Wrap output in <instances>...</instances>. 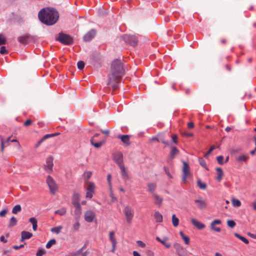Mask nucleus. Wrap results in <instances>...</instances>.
<instances>
[{"label": "nucleus", "instance_id": "obj_1", "mask_svg": "<svg viewBox=\"0 0 256 256\" xmlns=\"http://www.w3.org/2000/svg\"><path fill=\"white\" fill-rule=\"evenodd\" d=\"M38 18L41 22L46 25H53L58 19V13L54 8H43L38 12Z\"/></svg>", "mask_w": 256, "mask_h": 256}, {"label": "nucleus", "instance_id": "obj_2", "mask_svg": "<svg viewBox=\"0 0 256 256\" xmlns=\"http://www.w3.org/2000/svg\"><path fill=\"white\" fill-rule=\"evenodd\" d=\"M124 74V70L122 62L120 60H114L111 66V74L109 78L108 84L112 82L118 83L122 76Z\"/></svg>", "mask_w": 256, "mask_h": 256}, {"label": "nucleus", "instance_id": "obj_3", "mask_svg": "<svg viewBox=\"0 0 256 256\" xmlns=\"http://www.w3.org/2000/svg\"><path fill=\"white\" fill-rule=\"evenodd\" d=\"M56 40L61 43L66 45H71L73 44V38L70 35L60 32L56 38Z\"/></svg>", "mask_w": 256, "mask_h": 256}, {"label": "nucleus", "instance_id": "obj_4", "mask_svg": "<svg viewBox=\"0 0 256 256\" xmlns=\"http://www.w3.org/2000/svg\"><path fill=\"white\" fill-rule=\"evenodd\" d=\"M120 39L132 46H136L138 42V38L135 36L124 34L120 37Z\"/></svg>", "mask_w": 256, "mask_h": 256}, {"label": "nucleus", "instance_id": "obj_5", "mask_svg": "<svg viewBox=\"0 0 256 256\" xmlns=\"http://www.w3.org/2000/svg\"><path fill=\"white\" fill-rule=\"evenodd\" d=\"M124 213L126 216V220L128 224L132 223V220L134 216V210L130 206H126L124 209Z\"/></svg>", "mask_w": 256, "mask_h": 256}, {"label": "nucleus", "instance_id": "obj_6", "mask_svg": "<svg viewBox=\"0 0 256 256\" xmlns=\"http://www.w3.org/2000/svg\"><path fill=\"white\" fill-rule=\"evenodd\" d=\"M46 183L50 188V192L54 194L57 190L58 186L53 178L48 176L46 178Z\"/></svg>", "mask_w": 256, "mask_h": 256}, {"label": "nucleus", "instance_id": "obj_7", "mask_svg": "<svg viewBox=\"0 0 256 256\" xmlns=\"http://www.w3.org/2000/svg\"><path fill=\"white\" fill-rule=\"evenodd\" d=\"M190 176V166L188 163L183 162L182 181L185 184L186 179Z\"/></svg>", "mask_w": 256, "mask_h": 256}, {"label": "nucleus", "instance_id": "obj_8", "mask_svg": "<svg viewBox=\"0 0 256 256\" xmlns=\"http://www.w3.org/2000/svg\"><path fill=\"white\" fill-rule=\"evenodd\" d=\"M95 185L92 182H88L87 188L86 189V198H92L93 196V194L95 190Z\"/></svg>", "mask_w": 256, "mask_h": 256}, {"label": "nucleus", "instance_id": "obj_9", "mask_svg": "<svg viewBox=\"0 0 256 256\" xmlns=\"http://www.w3.org/2000/svg\"><path fill=\"white\" fill-rule=\"evenodd\" d=\"M174 248L179 256H188L186 250L180 244L178 243L174 244Z\"/></svg>", "mask_w": 256, "mask_h": 256}, {"label": "nucleus", "instance_id": "obj_10", "mask_svg": "<svg viewBox=\"0 0 256 256\" xmlns=\"http://www.w3.org/2000/svg\"><path fill=\"white\" fill-rule=\"evenodd\" d=\"M96 216L95 212L92 210H88L84 214V220L88 222H92Z\"/></svg>", "mask_w": 256, "mask_h": 256}, {"label": "nucleus", "instance_id": "obj_11", "mask_svg": "<svg viewBox=\"0 0 256 256\" xmlns=\"http://www.w3.org/2000/svg\"><path fill=\"white\" fill-rule=\"evenodd\" d=\"M194 202L197 204V206L199 209L204 210L206 208L207 204L206 200L203 199L202 197L199 196Z\"/></svg>", "mask_w": 256, "mask_h": 256}, {"label": "nucleus", "instance_id": "obj_12", "mask_svg": "<svg viewBox=\"0 0 256 256\" xmlns=\"http://www.w3.org/2000/svg\"><path fill=\"white\" fill-rule=\"evenodd\" d=\"M99 136V134H96L92 138H91L90 142V144L94 146L96 148H100L102 146L104 143L105 140H102L97 142V140L96 139V137H98Z\"/></svg>", "mask_w": 256, "mask_h": 256}, {"label": "nucleus", "instance_id": "obj_13", "mask_svg": "<svg viewBox=\"0 0 256 256\" xmlns=\"http://www.w3.org/2000/svg\"><path fill=\"white\" fill-rule=\"evenodd\" d=\"M114 160L119 167L124 166L123 155L121 152H119L116 154L114 156Z\"/></svg>", "mask_w": 256, "mask_h": 256}, {"label": "nucleus", "instance_id": "obj_14", "mask_svg": "<svg viewBox=\"0 0 256 256\" xmlns=\"http://www.w3.org/2000/svg\"><path fill=\"white\" fill-rule=\"evenodd\" d=\"M96 34V31L94 29L91 30L84 36V42H89L94 37Z\"/></svg>", "mask_w": 256, "mask_h": 256}, {"label": "nucleus", "instance_id": "obj_15", "mask_svg": "<svg viewBox=\"0 0 256 256\" xmlns=\"http://www.w3.org/2000/svg\"><path fill=\"white\" fill-rule=\"evenodd\" d=\"M221 224L222 221L220 220H213L210 224L211 230L216 232H220L221 231L220 228L216 226V225L220 224Z\"/></svg>", "mask_w": 256, "mask_h": 256}, {"label": "nucleus", "instance_id": "obj_16", "mask_svg": "<svg viewBox=\"0 0 256 256\" xmlns=\"http://www.w3.org/2000/svg\"><path fill=\"white\" fill-rule=\"evenodd\" d=\"M12 136L8 137L6 140H4V138L2 136H0V140L1 142V151L2 152H4V148L10 145V142Z\"/></svg>", "mask_w": 256, "mask_h": 256}, {"label": "nucleus", "instance_id": "obj_17", "mask_svg": "<svg viewBox=\"0 0 256 256\" xmlns=\"http://www.w3.org/2000/svg\"><path fill=\"white\" fill-rule=\"evenodd\" d=\"M119 168L120 170V174L122 178L125 180H128L129 176L127 172V168L124 166V165Z\"/></svg>", "mask_w": 256, "mask_h": 256}, {"label": "nucleus", "instance_id": "obj_18", "mask_svg": "<svg viewBox=\"0 0 256 256\" xmlns=\"http://www.w3.org/2000/svg\"><path fill=\"white\" fill-rule=\"evenodd\" d=\"M152 195L154 199V204L158 206H160L163 201L162 198L156 193H153Z\"/></svg>", "mask_w": 256, "mask_h": 256}, {"label": "nucleus", "instance_id": "obj_19", "mask_svg": "<svg viewBox=\"0 0 256 256\" xmlns=\"http://www.w3.org/2000/svg\"><path fill=\"white\" fill-rule=\"evenodd\" d=\"M32 236V234L26 231H22L21 232L20 241L23 242L25 240L29 239Z\"/></svg>", "mask_w": 256, "mask_h": 256}, {"label": "nucleus", "instance_id": "obj_20", "mask_svg": "<svg viewBox=\"0 0 256 256\" xmlns=\"http://www.w3.org/2000/svg\"><path fill=\"white\" fill-rule=\"evenodd\" d=\"M249 156L248 154H244L236 156L235 160L238 162H246Z\"/></svg>", "mask_w": 256, "mask_h": 256}, {"label": "nucleus", "instance_id": "obj_21", "mask_svg": "<svg viewBox=\"0 0 256 256\" xmlns=\"http://www.w3.org/2000/svg\"><path fill=\"white\" fill-rule=\"evenodd\" d=\"M75 208L76 210L74 211V214L76 216V218H80L81 213H82V208L80 204L76 203L74 205Z\"/></svg>", "mask_w": 256, "mask_h": 256}, {"label": "nucleus", "instance_id": "obj_22", "mask_svg": "<svg viewBox=\"0 0 256 256\" xmlns=\"http://www.w3.org/2000/svg\"><path fill=\"white\" fill-rule=\"evenodd\" d=\"M191 221L192 224L199 230H202L205 228L204 224L194 218H192Z\"/></svg>", "mask_w": 256, "mask_h": 256}, {"label": "nucleus", "instance_id": "obj_23", "mask_svg": "<svg viewBox=\"0 0 256 256\" xmlns=\"http://www.w3.org/2000/svg\"><path fill=\"white\" fill-rule=\"evenodd\" d=\"M216 171L217 174L216 180L218 182H220L224 174V172L220 168H216Z\"/></svg>", "mask_w": 256, "mask_h": 256}, {"label": "nucleus", "instance_id": "obj_24", "mask_svg": "<svg viewBox=\"0 0 256 256\" xmlns=\"http://www.w3.org/2000/svg\"><path fill=\"white\" fill-rule=\"evenodd\" d=\"M46 169L50 171H52V166H53L52 158L51 157L48 158L46 160Z\"/></svg>", "mask_w": 256, "mask_h": 256}, {"label": "nucleus", "instance_id": "obj_25", "mask_svg": "<svg viewBox=\"0 0 256 256\" xmlns=\"http://www.w3.org/2000/svg\"><path fill=\"white\" fill-rule=\"evenodd\" d=\"M154 218L156 219V220L158 222H162V216L161 214L157 211L154 214Z\"/></svg>", "mask_w": 256, "mask_h": 256}, {"label": "nucleus", "instance_id": "obj_26", "mask_svg": "<svg viewBox=\"0 0 256 256\" xmlns=\"http://www.w3.org/2000/svg\"><path fill=\"white\" fill-rule=\"evenodd\" d=\"M118 138L124 144H129L130 137L128 135L119 136Z\"/></svg>", "mask_w": 256, "mask_h": 256}, {"label": "nucleus", "instance_id": "obj_27", "mask_svg": "<svg viewBox=\"0 0 256 256\" xmlns=\"http://www.w3.org/2000/svg\"><path fill=\"white\" fill-rule=\"evenodd\" d=\"M92 175V172L90 171L85 172L84 174V179L85 182L88 184V180L90 178Z\"/></svg>", "mask_w": 256, "mask_h": 256}, {"label": "nucleus", "instance_id": "obj_28", "mask_svg": "<svg viewBox=\"0 0 256 256\" xmlns=\"http://www.w3.org/2000/svg\"><path fill=\"white\" fill-rule=\"evenodd\" d=\"M17 222V219L14 216H12L10 220L8 226L9 228H12L16 224Z\"/></svg>", "mask_w": 256, "mask_h": 256}, {"label": "nucleus", "instance_id": "obj_29", "mask_svg": "<svg viewBox=\"0 0 256 256\" xmlns=\"http://www.w3.org/2000/svg\"><path fill=\"white\" fill-rule=\"evenodd\" d=\"M148 188L149 192H150L152 194H153V193H155L154 191L156 188V184L154 183H149L148 184Z\"/></svg>", "mask_w": 256, "mask_h": 256}, {"label": "nucleus", "instance_id": "obj_30", "mask_svg": "<svg viewBox=\"0 0 256 256\" xmlns=\"http://www.w3.org/2000/svg\"><path fill=\"white\" fill-rule=\"evenodd\" d=\"M80 194L78 193L75 192L74 194L72 196V204L74 205L76 203L80 204L79 199H80Z\"/></svg>", "mask_w": 256, "mask_h": 256}, {"label": "nucleus", "instance_id": "obj_31", "mask_svg": "<svg viewBox=\"0 0 256 256\" xmlns=\"http://www.w3.org/2000/svg\"><path fill=\"white\" fill-rule=\"evenodd\" d=\"M22 210V207L20 204L16 205L12 209V213L16 214Z\"/></svg>", "mask_w": 256, "mask_h": 256}, {"label": "nucleus", "instance_id": "obj_32", "mask_svg": "<svg viewBox=\"0 0 256 256\" xmlns=\"http://www.w3.org/2000/svg\"><path fill=\"white\" fill-rule=\"evenodd\" d=\"M28 38L27 36H21L18 38V40L20 43L24 44L28 42Z\"/></svg>", "mask_w": 256, "mask_h": 256}, {"label": "nucleus", "instance_id": "obj_33", "mask_svg": "<svg viewBox=\"0 0 256 256\" xmlns=\"http://www.w3.org/2000/svg\"><path fill=\"white\" fill-rule=\"evenodd\" d=\"M172 225L174 227H176L178 226L179 224V220L178 218L176 217L174 214L172 215Z\"/></svg>", "mask_w": 256, "mask_h": 256}, {"label": "nucleus", "instance_id": "obj_34", "mask_svg": "<svg viewBox=\"0 0 256 256\" xmlns=\"http://www.w3.org/2000/svg\"><path fill=\"white\" fill-rule=\"evenodd\" d=\"M234 235L236 237L238 238L241 240L242 242H243L246 244H248L249 242H248V240L246 239V238L240 236V234H239L238 233H235L234 234Z\"/></svg>", "mask_w": 256, "mask_h": 256}, {"label": "nucleus", "instance_id": "obj_35", "mask_svg": "<svg viewBox=\"0 0 256 256\" xmlns=\"http://www.w3.org/2000/svg\"><path fill=\"white\" fill-rule=\"evenodd\" d=\"M180 236H181L182 238L184 240V243L186 244H190V238L188 236H186L182 232H180Z\"/></svg>", "mask_w": 256, "mask_h": 256}, {"label": "nucleus", "instance_id": "obj_36", "mask_svg": "<svg viewBox=\"0 0 256 256\" xmlns=\"http://www.w3.org/2000/svg\"><path fill=\"white\" fill-rule=\"evenodd\" d=\"M232 204L234 207H239L241 206V202L240 200L234 198L232 199Z\"/></svg>", "mask_w": 256, "mask_h": 256}, {"label": "nucleus", "instance_id": "obj_37", "mask_svg": "<svg viewBox=\"0 0 256 256\" xmlns=\"http://www.w3.org/2000/svg\"><path fill=\"white\" fill-rule=\"evenodd\" d=\"M66 210L64 208H62L60 210H56L54 212V214L60 216H64L66 214Z\"/></svg>", "mask_w": 256, "mask_h": 256}, {"label": "nucleus", "instance_id": "obj_38", "mask_svg": "<svg viewBox=\"0 0 256 256\" xmlns=\"http://www.w3.org/2000/svg\"><path fill=\"white\" fill-rule=\"evenodd\" d=\"M109 238L110 240L112 243H115L117 242L116 240L114 237V232L112 231L110 232L109 234Z\"/></svg>", "mask_w": 256, "mask_h": 256}, {"label": "nucleus", "instance_id": "obj_39", "mask_svg": "<svg viewBox=\"0 0 256 256\" xmlns=\"http://www.w3.org/2000/svg\"><path fill=\"white\" fill-rule=\"evenodd\" d=\"M178 152V150L176 147H172L170 152V157L173 158Z\"/></svg>", "mask_w": 256, "mask_h": 256}, {"label": "nucleus", "instance_id": "obj_40", "mask_svg": "<svg viewBox=\"0 0 256 256\" xmlns=\"http://www.w3.org/2000/svg\"><path fill=\"white\" fill-rule=\"evenodd\" d=\"M198 186L202 190H205L206 188V185L204 182H202L200 180L197 182Z\"/></svg>", "mask_w": 256, "mask_h": 256}, {"label": "nucleus", "instance_id": "obj_41", "mask_svg": "<svg viewBox=\"0 0 256 256\" xmlns=\"http://www.w3.org/2000/svg\"><path fill=\"white\" fill-rule=\"evenodd\" d=\"M62 228V226L54 227L51 229V232H52L56 233V234H58L60 232Z\"/></svg>", "mask_w": 256, "mask_h": 256}, {"label": "nucleus", "instance_id": "obj_42", "mask_svg": "<svg viewBox=\"0 0 256 256\" xmlns=\"http://www.w3.org/2000/svg\"><path fill=\"white\" fill-rule=\"evenodd\" d=\"M56 243V240L54 239H52L46 244V248H50L54 244Z\"/></svg>", "mask_w": 256, "mask_h": 256}, {"label": "nucleus", "instance_id": "obj_43", "mask_svg": "<svg viewBox=\"0 0 256 256\" xmlns=\"http://www.w3.org/2000/svg\"><path fill=\"white\" fill-rule=\"evenodd\" d=\"M226 223L228 226L230 228H234L236 225V223L233 220H228Z\"/></svg>", "mask_w": 256, "mask_h": 256}, {"label": "nucleus", "instance_id": "obj_44", "mask_svg": "<svg viewBox=\"0 0 256 256\" xmlns=\"http://www.w3.org/2000/svg\"><path fill=\"white\" fill-rule=\"evenodd\" d=\"M46 253V251L44 249H40L36 252V256H42Z\"/></svg>", "mask_w": 256, "mask_h": 256}, {"label": "nucleus", "instance_id": "obj_45", "mask_svg": "<svg viewBox=\"0 0 256 256\" xmlns=\"http://www.w3.org/2000/svg\"><path fill=\"white\" fill-rule=\"evenodd\" d=\"M84 62L83 61H79L77 64V66L80 70H82L84 67Z\"/></svg>", "mask_w": 256, "mask_h": 256}, {"label": "nucleus", "instance_id": "obj_46", "mask_svg": "<svg viewBox=\"0 0 256 256\" xmlns=\"http://www.w3.org/2000/svg\"><path fill=\"white\" fill-rule=\"evenodd\" d=\"M6 43V38L2 34H0V46Z\"/></svg>", "mask_w": 256, "mask_h": 256}, {"label": "nucleus", "instance_id": "obj_47", "mask_svg": "<svg viewBox=\"0 0 256 256\" xmlns=\"http://www.w3.org/2000/svg\"><path fill=\"white\" fill-rule=\"evenodd\" d=\"M166 240H167V238H164L162 242H161V243L164 245V246L166 248H169L170 247V243H168L166 242Z\"/></svg>", "mask_w": 256, "mask_h": 256}, {"label": "nucleus", "instance_id": "obj_48", "mask_svg": "<svg viewBox=\"0 0 256 256\" xmlns=\"http://www.w3.org/2000/svg\"><path fill=\"white\" fill-rule=\"evenodd\" d=\"M181 134L186 137L188 138V137H192L193 136V134L190 132H181Z\"/></svg>", "mask_w": 256, "mask_h": 256}, {"label": "nucleus", "instance_id": "obj_49", "mask_svg": "<svg viewBox=\"0 0 256 256\" xmlns=\"http://www.w3.org/2000/svg\"><path fill=\"white\" fill-rule=\"evenodd\" d=\"M80 224L79 222H76L74 224L72 228L74 231H78L80 228Z\"/></svg>", "mask_w": 256, "mask_h": 256}, {"label": "nucleus", "instance_id": "obj_50", "mask_svg": "<svg viewBox=\"0 0 256 256\" xmlns=\"http://www.w3.org/2000/svg\"><path fill=\"white\" fill-rule=\"evenodd\" d=\"M0 53L2 54H5L8 53V51L4 46H2L0 48Z\"/></svg>", "mask_w": 256, "mask_h": 256}, {"label": "nucleus", "instance_id": "obj_51", "mask_svg": "<svg viewBox=\"0 0 256 256\" xmlns=\"http://www.w3.org/2000/svg\"><path fill=\"white\" fill-rule=\"evenodd\" d=\"M216 160L220 164H224V156H220L216 157Z\"/></svg>", "mask_w": 256, "mask_h": 256}, {"label": "nucleus", "instance_id": "obj_52", "mask_svg": "<svg viewBox=\"0 0 256 256\" xmlns=\"http://www.w3.org/2000/svg\"><path fill=\"white\" fill-rule=\"evenodd\" d=\"M29 222L33 225H36L37 224V220L35 218H31L29 220Z\"/></svg>", "mask_w": 256, "mask_h": 256}, {"label": "nucleus", "instance_id": "obj_53", "mask_svg": "<svg viewBox=\"0 0 256 256\" xmlns=\"http://www.w3.org/2000/svg\"><path fill=\"white\" fill-rule=\"evenodd\" d=\"M199 163L202 166L206 168V164L203 158H200L199 159Z\"/></svg>", "mask_w": 256, "mask_h": 256}, {"label": "nucleus", "instance_id": "obj_54", "mask_svg": "<svg viewBox=\"0 0 256 256\" xmlns=\"http://www.w3.org/2000/svg\"><path fill=\"white\" fill-rule=\"evenodd\" d=\"M8 212V210L6 209L3 210L0 212V216H4Z\"/></svg>", "mask_w": 256, "mask_h": 256}, {"label": "nucleus", "instance_id": "obj_55", "mask_svg": "<svg viewBox=\"0 0 256 256\" xmlns=\"http://www.w3.org/2000/svg\"><path fill=\"white\" fill-rule=\"evenodd\" d=\"M32 124V121L30 120V119H28L27 120L24 124V125L26 126H29L31 124Z\"/></svg>", "mask_w": 256, "mask_h": 256}, {"label": "nucleus", "instance_id": "obj_56", "mask_svg": "<svg viewBox=\"0 0 256 256\" xmlns=\"http://www.w3.org/2000/svg\"><path fill=\"white\" fill-rule=\"evenodd\" d=\"M215 147L214 146H212L210 147V149L209 150L206 152V156H208V154H210L211 152L214 149Z\"/></svg>", "mask_w": 256, "mask_h": 256}, {"label": "nucleus", "instance_id": "obj_57", "mask_svg": "<svg viewBox=\"0 0 256 256\" xmlns=\"http://www.w3.org/2000/svg\"><path fill=\"white\" fill-rule=\"evenodd\" d=\"M107 180L108 183V184L110 186H111L112 183H111V175L110 174H108L107 176Z\"/></svg>", "mask_w": 256, "mask_h": 256}, {"label": "nucleus", "instance_id": "obj_58", "mask_svg": "<svg viewBox=\"0 0 256 256\" xmlns=\"http://www.w3.org/2000/svg\"><path fill=\"white\" fill-rule=\"evenodd\" d=\"M172 142L174 143V144H177V138H178V137L176 136V135H172Z\"/></svg>", "mask_w": 256, "mask_h": 256}, {"label": "nucleus", "instance_id": "obj_59", "mask_svg": "<svg viewBox=\"0 0 256 256\" xmlns=\"http://www.w3.org/2000/svg\"><path fill=\"white\" fill-rule=\"evenodd\" d=\"M116 244H117V242H115V243H112V249L111 251H112V252H115V250H116Z\"/></svg>", "mask_w": 256, "mask_h": 256}, {"label": "nucleus", "instance_id": "obj_60", "mask_svg": "<svg viewBox=\"0 0 256 256\" xmlns=\"http://www.w3.org/2000/svg\"><path fill=\"white\" fill-rule=\"evenodd\" d=\"M194 124L192 122H190L188 124V128H194Z\"/></svg>", "mask_w": 256, "mask_h": 256}, {"label": "nucleus", "instance_id": "obj_61", "mask_svg": "<svg viewBox=\"0 0 256 256\" xmlns=\"http://www.w3.org/2000/svg\"><path fill=\"white\" fill-rule=\"evenodd\" d=\"M0 240L2 242H3L4 243H6L8 242V240L5 238L4 236H2L0 237Z\"/></svg>", "mask_w": 256, "mask_h": 256}, {"label": "nucleus", "instance_id": "obj_62", "mask_svg": "<svg viewBox=\"0 0 256 256\" xmlns=\"http://www.w3.org/2000/svg\"><path fill=\"white\" fill-rule=\"evenodd\" d=\"M137 243L138 244L139 246H140L142 248H144L145 246V244L142 241L138 240L137 242Z\"/></svg>", "mask_w": 256, "mask_h": 256}, {"label": "nucleus", "instance_id": "obj_63", "mask_svg": "<svg viewBox=\"0 0 256 256\" xmlns=\"http://www.w3.org/2000/svg\"><path fill=\"white\" fill-rule=\"evenodd\" d=\"M24 246V244H21V245H20L19 246H13V248L14 249H15V250H18V249H20V248H23Z\"/></svg>", "mask_w": 256, "mask_h": 256}, {"label": "nucleus", "instance_id": "obj_64", "mask_svg": "<svg viewBox=\"0 0 256 256\" xmlns=\"http://www.w3.org/2000/svg\"><path fill=\"white\" fill-rule=\"evenodd\" d=\"M51 138L50 134H47L44 135L42 139L44 141L45 140H46L48 138Z\"/></svg>", "mask_w": 256, "mask_h": 256}]
</instances>
